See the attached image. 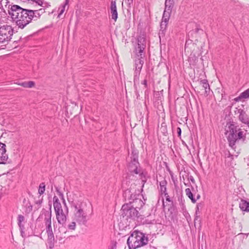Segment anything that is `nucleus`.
<instances>
[{
	"label": "nucleus",
	"instance_id": "nucleus-1",
	"mask_svg": "<svg viewBox=\"0 0 249 249\" xmlns=\"http://www.w3.org/2000/svg\"><path fill=\"white\" fill-rule=\"evenodd\" d=\"M229 131H227L226 134H228L227 140L229 146L234 148V146L236 143L239 141L244 142L246 140V134L242 131L237 123L233 121L230 122L228 126Z\"/></svg>",
	"mask_w": 249,
	"mask_h": 249
},
{
	"label": "nucleus",
	"instance_id": "nucleus-2",
	"mask_svg": "<svg viewBox=\"0 0 249 249\" xmlns=\"http://www.w3.org/2000/svg\"><path fill=\"white\" fill-rule=\"evenodd\" d=\"M63 203L64 204V209L62 208L58 198L55 196H53V205L56 214V218L58 223L62 226L66 223L69 213V209L64 199L63 200Z\"/></svg>",
	"mask_w": 249,
	"mask_h": 249
},
{
	"label": "nucleus",
	"instance_id": "nucleus-3",
	"mask_svg": "<svg viewBox=\"0 0 249 249\" xmlns=\"http://www.w3.org/2000/svg\"><path fill=\"white\" fill-rule=\"evenodd\" d=\"M138 151L137 150L133 149L132 150V153L130 156V160L128 162V170L129 172L132 174H139L141 177V179L143 182V185L146 182L145 176L142 172V169L140 167L139 162H138Z\"/></svg>",
	"mask_w": 249,
	"mask_h": 249
},
{
	"label": "nucleus",
	"instance_id": "nucleus-4",
	"mask_svg": "<svg viewBox=\"0 0 249 249\" xmlns=\"http://www.w3.org/2000/svg\"><path fill=\"white\" fill-rule=\"evenodd\" d=\"M148 238L139 231H134L128 237L127 244L129 249H136L145 245L148 243Z\"/></svg>",
	"mask_w": 249,
	"mask_h": 249
},
{
	"label": "nucleus",
	"instance_id": "nucleus-5",
	"mask_svg": "<svg viewBox=\"0 0 249 249\" xmlns=\"http://www.w3.org/2000/svg\"><path fill=\"white\" fill-rule=\"evenodd\" d=\"M17 11L22 12V18L19 19L18 23L17 22V25L18 28L23 29L27 25L31 22L32 20V13L30 9L22 8L19 5L16 6Z\"/></svg>",
	"mask_w": 249,
	"mask_h": 249
},
{
	"label": "nucleus",
	"instance_id": "nucleus-6",
	"mask_svg": "<svg viewBox=\"0 0 249 249\" xmlns=\"http://www.w3.org/2000/svg\"><path fill=\"white\" fill-rule=\"evenodd\" d=\"M122 215L123 217H125L126 219L130 218L132 219H142V215L139 214L138 210L134 208L130 204H125L122 206L121 209Z\"/></svg>",
	"mask_w": 249,
	"mask_h": 249
},
{
	"label": "nucleus",
	"instance_id": "nucleus-7",
	"mask_svg": "<svg viewBox=\"0 0 249 249\" xmlns=\"http://www.w3.org/2000/svg\"><path fill=\"white\" fill-rule=\"evenodd\" d=\"M86 204L80 203L74 206V218L79 224H84L87 221V214L85 210Z\"/></svg>",
	"mask_w": 249,
	"mask_h": 249
},
{
	"label": "nucleus",
	"instance_id": "nucleus-8",
	"mask_svg": "<svg viewBox=\"0 0 249 249\" xmlns=\"http://www.w3.org/2000/svg\"><path fill=\"white\" fill-rule=\"evenodd\" d=\"M143 41H144V40L143 38H139L138 40V46L136 50H138L139 52L137 54V58L135 60V70H136L141 71L144 63L142 60L144 54L142 53L145 49V45L142 43Z\"/></svg>",
	"mask_w": 249,
	"mask_h": 249
},
{
	"label": "nucleus",
	"instance_id": "nucleus-9",
	"mask_svg": "<svg viewBox=\"0 0 249 249\" xmlns=\"http://www.w3.org/2000/svg\"><path fill=\"white\" fill-rule=\"evenodd\" d=\"M13 29L11 26L4 25L0 27V43L8 42L11 39Z\"/></svg>",
	"mask_w": 249,
	"mask_h": 249
},
{
	"label": "nucleus",
	"instance_id": "nucleus-10",
	"mask_svg": "<svg viewBox=\"0 0 249 249\" xmlns=\"http://www.w3.org/2000/svg\"><path fill=\"white\" fill-rule=\"evenodd\" d=\"M51 204L50 205L49 210L43 209L37 219L38 221H43L45 225H47L49 223H52V210H51Z\"/></svg>",
	"mask_w": 249,
	"mask_h": 249
},
{
	"label": "nucleus",
	"instance_id": "nucleus-11",
	"mask_svg": "<svg viewBox=\"0 0 249 249\" xmlns=\"http://www.w3.org/2000/svg\"><path fill=\"white\" fill-rule=\"evenodd\" d=\"M17 5H11L10 7V5H9L8 7V14L10 16L12 20L15 21L16 24L17 22L18 23L19 19L22 18L21 14L22 15V12H21V11L20 12L17 11V9L16 8V6Z\"/></svg>",
	"mask_w": 249,
	"mask_h": 249
},
{
	"label": "nucleus",
	"instance_id": "nucleus-12",
	"mask_svg": "<svg viewBox=\"0 0 249 249\" xmlns=\"http://www.w3.org/2000/svg\"><path fill=\"white\" fill-rule=\"evenodd\" d=\"M48 236V243L50 249H53L54 245V235L52 228V223L45 225Z\"/></svg>",
	"mask_w": 249,
	"mask_h": 249
},
{
	"label": "nucleus",
	"instance_id": "nucleus-13",
	"mask_svg": "<svg viewBox=\"0 0 249 249\" xmlns=\"http://www.w3.org/2000/svg\"><path fill=\"white\" fill-rule=\"evenodd\" d=\"M8 159L5 144L0 142V164H6Z\"/></svg>",
	"mask_w": 249,
	"mask_h": 249
},
{
	"label": "nucleus",
	"instance_id": "nucleus-14",
	"mask_svg": "<svg viewBox=\"0 0 249 249\" xmlns=\"http://www.w3.org/2000/svg\"><path fill=\"white\" fill-rule=\"evenodd\" d=\"M238 113H239V120L243 124H247L249 126V116L246 112L244 109H239Z\"/></svg>",
	"mask_w": 249,
	"mask_h": 249
},
{
	"label": "nucleus",
	"instance_id": "nucleus-15",
	"mask_svg": "<svg viewBox=\"0 0 249 249\" xmlns=\"http://www.w3.org/2000/svg\"><path fill=\"white\" fill-rule=\"evenodd\" d=\"M129 199H132V201H130V203H132V205L134 208L137 210H140V209L143 206L144 203L142 201L141 198L132 197V195H131Z\"/></svg>",
	"mask_w": 249,
	"mask_h": 249
},
{
	"label": "nucleus",
	"instance_id": "nucleus-16",
	"mask_svg": "<svg viewBox=\"0 0 249 249\" xmlns=\"http://www.w3.org/2000/svg\"><path fill=\"white\" fill-rule=\"evenodd\" d=\"M110 12L111 18L116 21L118 18V13L117 11L116 0H112L110 4Z\"/></svg>",
	"mask_w": 249,
	"mask_h": 249
},
{
	"label": "nucleus",
	"instance_id": "nucleus-17",
	"mask_svg": "<svg viewBox=\"0 0 249 249\" xmlns=\"http://www.w3.org/2000/svg\"><path fill=\"white\" fill-rule=\"evenodd\" d=\"M239 206L241 211L249 212V201L241 198Z\"/></svg>",
	"mask_w": 249,
	"mask_h": 249
},
{
	"label": "nucleus",
	"instance_id": "nucleus-18",
	"mask_svg": "<svg viewBox=\"0 0 249 249\" xmlns=\"http://www.w3.org/2000/svg\"><path fill=\"white\" fill-rule=\"evenodd\" d=\"M200 83L205 89V94L208 96L210 92V88L208 80L207 79L201 80Z\"/></svg>",
	"mask_w": 249,
	"mask_h": 249
},
{
	"label": "nucleus",
	"instance_id": "nucleus-19",
	"mask_svg": "<svg viewBox=\"0 0 249 249\" xmlns=\"http://www.w3.org/2000/svg\"><path fill=\"white\" fill-rule=\"evenodd\" d=\"M18 85L21 86L24 88H31L35 86V83L34 81H30L28 82H24L21 83H16Z\"/></svg>",
	"mask_w": 249,
	"mask_h": 249
},
{
	"label": "nucleus",
	"instance_id": "nucleus-20",
	"mask_svg": "<svg viewBox=\"0 0 249 249\" xmlns=\"http://www.w3.org/2000/svg\"><path fill=\"white\" fill-rule=\"evenodd\" d=\"M32 11V20L34 18H38L40 17L41 15L45 12L44 9H40L38 10H31Z\"/></svg>",
	"mask_w": 249,
	"mask_h": 249
},
{
	"label": "nucleus",
	"instance_id": "nucleus-21",
	"mask_svg": "<svg viewBox=\"0 0 249 249\" xmlns=\"http://www.w3.org/2000/svg\"><path fill=\"white\" fill-rule=\"evenodd\" d=\"M174 5V0H165V9L170 11H172V9Z\"/></svg>",
	"mask_w": 249,
	"mask_h": 249
},
{
	"label": "nucleus",
	"instance_id": "nucleus-22",
	"mask_svg": "<svg viewBox=\"0 0 249 249\" xmlns=\"http://www.w3.org/2000/svg\"><path fill=\"white\" fill-rule=\"evenodd\" d=\"M203 207V204L202 203H199L196 205V216L194 220L195 224L196 223V221L197 220L198 218V214L200 213L201 210H202Z\"/></svg>",
	"mask_w": 249,
	"mask_h": 249
},
{
	"label": "nucleus",
	"instance_id": "nucleus-23",
	"mask_svg": "<svg viewBox=\"0 0 249 249\" xmlns=\"http://www.w3.org/2000/svg\"><path fill=\"white\" fill-rule=\"evenodd\" d=\"M171 12V11L164 10L161 21H165V23L168 22Z\"/></svg>",
	"mask_w": 249,
	"mask_h": 249
},
{
	"label": "nucleus",
	"instance_id": "nucleus-24",
	"mask_svg": "<svg viewBox=\"0 0 249 249\" xmlns=\"http://www.w3.org/2000/svg\"><path fill=\"white\" fill-rule=\"evenodd\" d=\"M141 71L135 70L134 74V84L136 85V84H139V77Z\"/></svg>",
	"mask_w": 249,
	"mask_h": 249
},
{
	"label": "nucleus",
	"instance_id": "nucleus-25",
	"mask_svg": "<svg viewBox=\"0 0 249 249\" xmlns=\"http://www.w3.org/2000/svg\"><path fill=\"white\" fill-rule=\"evenodd\" d=\"M185 193L186 195L191 200L192 202L194 203H196V199L194 197L193 194L189 188H187L185 189Z\"/></svg>",
	"mask_w": 249,
	"mask_h": 249
},
{
	"label": "nucleus",
	"instance_id": "nucleus-26",
	"mask_svg": "<svg viewBox=\"0 0 249 249\" xmlns=\"http://www.w3.org/2000/svg\"><path fill=\"white\" fill-rule=\"evenodd\" d=\"M249 98V89H247L244 92H242L238 98L236 99V101H238V99H248Z\"/></svg>",
	"mask_w": 249,
	"mask_h": 249
},
{
	"label": "nucleus",
	"instance_id": "nucleus-27",
	"mask_svg": "<svg viewBox=\"0 0 249 249\" xmlns=\"http://www.w3.org/2000/svg\"><path fill=\"white\" fill-rule=\"evenodd\" d=\"M18 225L20 228V229L22 231L24 229V226L22 224V222L24 221V217L22 215H18Z\"/></svg>",
	"mask_w": 249,
	"mask_h": 249
},
{
	"label": "nucleus",
	"instance_id": "nucleus-28",
	"mask_svg": "<svg viewBox=\"0 0 249 249\" xmlns=\"http://www.w3.org/2000/svg\"><path fill=\"white\" fill-rule=\"evenodd\" d=\"M45 184L44 182H42L40 184L38 189V193L40 194V196L44 194L45 191Z\"/></svg>",
	"mask_w": 249,
	"mask_h": 249
},
{
	"label": "nucleus",
	"instance_id": "nucleus-29",
	"mask_svg": "<svg viewBox=\"0 0 249 249\" xmlns=\"http://www.w3.org/2000/svg\"><path fill=\"white\" fill-rule=\"evenodd\" d=\"M167 24H168V22L165 23V21H161V23H160L161 30H162V31L166 30Z\"/></svg>",
	"mask_w": 249,
	"mask_h": 249
},
{
	"label": "nucleus",
	"instance_id": "nucleus-30",
	"mask_svg": "<svg viewBox=\"0 0 249 249\" xmlns=\"http://www.w3.org/2000/svg\"><path fill=\"white\" fill-rule=\"evenodd\" d=\"M69 0H66L65 4L63 6V8L61 10L60 13L58 14V17H60V15H62L65 10V6L68 3Z\"/></svg>",
	"mask_w": 249,
	"mask_h": 249
},
{
	"label": "nucleus",
	"instance_id": "nucleus-31",
	"mask_svg": "<svg viewBox=\"0 0 249 249\" xmlns=\"http://www.w3.org/2000/svg\"><path fill=\"white\" fill-rule=\"evenodd\" d=\"M226 158L229 161H231L233 159V156L231 155L229 151L227 154H226Z\"/></svg>",
	"mask_w": 249,
	"mask_h": 249
},
{
	"label": "nucleus",
	"instance_id": "nucleus-32",
	"mask_svg": "<svg viewBox=\"0 0 249 249\" xmlns=\"http://www.w3.org/2000/svg\"><path fill=\"white\" fill-rule=\"evenodd\" d=\"M160 191L161 194H164V196H166L167 195L166 186L160 187Z\"/></svg>",
	"mask_w": 249,
	"mask_h": 249
},
{
	"label": "nucleus",
	"instance_id": "nucleus-33",
	"mask_svg": "<svg viewBox=\"0 0 249 249\" xmlns=\"http://www.w3.org/2000/svg\"><path fill=\"white\" fill-rule=\"evenodd\" d=\"M75 225H76L75 222H71V224H70L68 226V228L70 230H74L75 228Z\"/></svg>",
	"mask_w": 249,
	"mask_h": 249
},
{
	"label": "nucleus",
	"instance_id": "nucleus-34",
	"mask_svg": "<svg viewBox=\"0 0 249 249\" xmlns=\"http://www.w3.org/2000/svg\"><path fill=\"white\" fill-rule=\"evenodd\" d=\"M167 181L165 179H163L160 182V187H164L166 186L167 185Z\"/></svg>",
	"mask_w": 249,
	"mask_h": 249
},
{
	"label": "nucleus",
	"instance_id": "nucleus-35",
	"mask_svg": "<svg viewBox=\"0 0 249 249\" xmlns=\"http://www.w3.org/2000/svg\"><path fill=\"white\" fill-rule=\"evenodd\" d=\"M43 201V197L42 196L40 198L38 199V200L36 201V204H37L38 206H40Z\"/></svg>",
	"mask_w": 249,
	"mask_h": 249
},
{
	"label": "nucleus",
	"instance_id": "nucleus-36",
	"mask_svg": "<svg viewBox=\"0 0 249 249\" xmlns=\"http://www.w3.org/2000/svg\"><path fill=\"white\" fill-rule=\"evenodd\" d=\"M124 0V2L125 3H127V4L128 5V6L129 7H131L130 5L133 2V0Z\"/></svg>",
	"mask_w": 249,
	"mask_h": 249
},
{
	"label": "nucleus",
	"instance_id": "nucleus-37",
	"mask_svg": "<svg viewBox=\"0 0 249 249\" xmlns=\"http://www.w3.org/2000/svg\"><path fill=\"white\" fill-rule=\"evenodd\" d=\"M177 133H178V137H180L181 136V129L180 127H178L177 128Z\"/></svg>",
	"mask_w": 249,
	"mask_h": 249
},
{
	"label": "nucleus",
	"instance_id": "nucleus-38",
	"mask_svg": "<svg viewBox=\"0 0 249 249\" xmlns=\"http://www.w3.org/2000/svg\"><path fill=\"white\" fill-rule=\"evenodd\" d=\"M188 179L189 180H190L193 183H195V179L194 178H193V176H190V177H188Z\"/></svg>",
	"mask_w": 249,
	"mask_h": 249
},
{
	"label": "nucleus",
	"instance_id": "nucleus-39",
	"mask_svg": "<svg viewBox=\"0 0 249 249\" xmlns=\"http://www.w3.org/2000/svg\"><path fill=\"white\" fill-rule=\"evenodd\" d=\"M116 242H114L112 244L111 248L109 249H116Z\"/></svg>",
	"mask_w": 249,
	"mask_h": 249
},
{
	"label": "nucleus",
	"instance_id": "nucleus-40",
	"mask_svg": "<svg viewBox=\"0 0 249 249\" xmlns=\"http://www.w3.org/2000/svg\"><path fill=\"white\" fill-rule=\"evenodd\" d=\"M164 196L166 197V201H167L168 202H171V200L170 199V197H169V196H168V194L166 196Z\"/></svg>",
	"mask_w": 249,
	"mask_h": 249
},
{
	"label": "nucleus",
	"instance_id": "nucleus-41",
	"mask_svg": "<svg viewBox=\"0 0 249 249\" xmlns=\"http://www.w3.org/2000/svg\"><path fill=\"white\" fill-rule=\"evenodd\" d=\"M147 80L145 79L142 82V84L145 86V87L146 88L147 87Z\"/></svg>",
	"mask_w": 249,
	"mask_h": 249
},
{
	"label": "nucleus",
	"instance_id": "nucleus-42",
	"mask_svg": "<svg viewBox=\"0 0 249 249\" xmlns=\"http://www.w3.org/2000/svg\"><path fill=\"white\" fill-rule=\"evenodd\" d=\"M38 5H41L42 2L40 0H37V1H36Z\"/></svg>",
	"mask_w": 249,
	"mask_h": 249
},
{
	"label": "nucleus",
	"instance_id": "nucleus-43",
	"mask_svg": "<svg viewBox=\"0 0 249 249\" xmlns=\"http://www.w3.org/2000/svg\"><path fill=\"white\" fill-rule=\"evenodd\" d=\"M38 5H41L42 2L40 0H37V1H36Z\"/></svg>",
	"mask_w": 249,
	"mask_h": 249
},
{
	"label": "nucleus",
	"instance_id": "nucleus-44",
	"mask_svg": "<svg viewBox=\"0 0 249 249\" xmlns=\"http://www.w3.org/2000/svg\"><path fill=\"white\" fill-rule=\"evenodd\" d=\"M200 29L199 28H198V27L196 28V29H195V32H196V33H198V32H199V31L200 30Z\"/></svg>",
	"mask_w": 249,
	"mask_h": 249
},
{
	"label": "nucleus",
	"instance_id": "nucleus-45",
	"mask_svg": "<svg viewBox=\"0 0 249 249\" xmlns=\"http://www.w3.org/2000/svg\"><path fill=\"white\" fill-rule=\"evenodd\" d=\"M56 191L58 192V193L59 194V195L60 196H63V194L62 193H61L59 190L58 189L56 188Z\"/></svg>",
	"mask_w": 249,
	"mask_h": 249
},
{
	"label": "nucleus",
	"instance_id": "nucleus-46",
	"mask_svg": "<svg viewBox=\"0 0 249 249\" xmlns=\"http://www.w3.org/2000/svg\"><path fill=\"white\" fill-rule=\"evenodd\" d=\"M127 192H128V193H129L130 192V190H126V191H125V195L126 194V193H127Z\"/></svg>",
	"mask_w": 249,
	"mask_h": 249
},
{
	"label": "nucleus",
	"instance_id": "nucleus-47",
	"mask_svg": "<svg viewBox=\"0 0 249 249\" xmlns=\"http://www.w3.org/2000/svg\"><path fill=\"white\" fill-rule=\"evenodd\" d=\"M200 197V196L199 195H198L196 196V199H198Z\"/></svg>",
	"mask_w": 249,
	"mask_h": 249
},
{
	"label": "nucleus",
	"instance_id": "nucleus-48",
	"mask_svg": "<svg viewBox=\"0 0 249 249\" xmlns=\"http://www.w3.org/2000/svg\"><path fill=\"white\" fill-rule=\"evenodd\" d=\"M64 241H61L60 243H61V244H62V243H64Z\"/></svg>",
	"mask_w": 249,
	"mask_h": 249
},
{
	"label": "nucleus",
	"instance_id": "nucleus-49",
	"mask_svg": "<svg viewBox=\"0 0 249 249\" xmlns=\"http://www.w3.org/2000/svg\"><path fill=\"white\" fill-rule=\"evenodd\" d=\"M186 44L185 46V49H186Z\"/></svg>",
	"mask_w": 249,
	"mask_h": 249
},
{
	"label": "nucleus",
	"instance_id": "nucleus-50",
	"mask_svg": "<svg viewBox=\"0 0 249 249\" xmlns=\"http://www.w3.org/2000/svg\"><path fill=\"white\" fill-rule=\"evenodd\" d=\"M163 206H164V202L163 201Z\"/></svg>",
	"mask_w": 249,
	"mask_h": 249
},
{
	"label": "nucleus",
	"instance_id": "nucleus-51",
	"mask_svg": "<svg viewBox=\"0 0 249 249\" xmlns=\"http://www.w3.org/2000/svg\"><path fill=\"white\" fill-rule=\"evenodd\" d=\"M248 89H249V88Z\"/></svg>",
	"mask_w": 249,
	"mask_h": 249
}]
</instances>
